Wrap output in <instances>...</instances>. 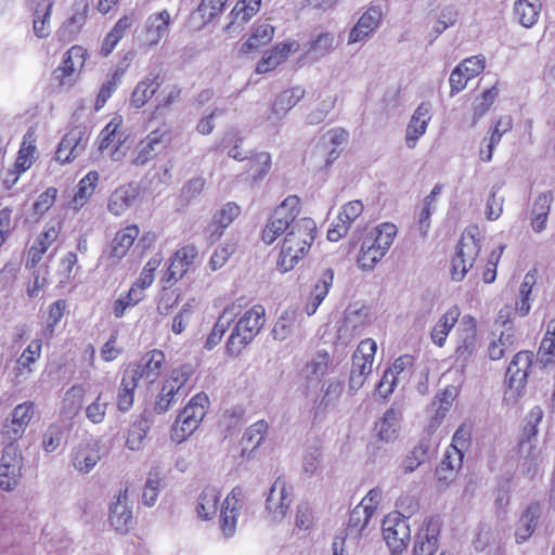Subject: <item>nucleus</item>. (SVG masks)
<instances>
[{"mask_svg":"<svg viewBox=\"0 0 555 555\" xmlns=\"http://www.w3.org/2000/svg\"><path fill=\"white\" fill-rule=\"evenodd\" d=\"M317 224L311 218H300L286 232L278 267L282 272L292 270L309 251L314 241Z\"/></svg>","mask_w":555,"mask_h":555,"instance_id":"f257e3e1","label":"nucleus"},{"mask_svg":"<svg viewBox=\"0 0 555 555\" xmlns=\"http://www.w3.org/2000/svg\"><path fill=\"white\" fill-rule=\"evenodd\" d=\"M266 323V310L261 305H255L246 310L235 323L227 341V351L237 357L260 333Z\"/></svg>","mask_w":555,"mask_h":555,"instance_id":"f03ea898","label":"nucleus"},{"mask_svg":"<svg viewBox=\"0 0 555 555\" xmlns=\"http://www.w3.org/2000/svg\"><path fill=\"white\" fill-rule=\"evenodd\" d=\"M543 417V411L540 406H534L528 414V425L525 428L527 438L521 440L519 444V453L521 462L519 465L521 474L533 479L540 472L543 456L541 450L537 446L535 436L538 434L537 426Z\"/></svg>","mask_w":555,"mask_h":555,"instance_id":"7ed1b4c3","label":"nucleus"},{"mask_svg":"<svg viewBox=\"0 0 555 555\" xmlns=\"http://www.w3.org/2000/svg\"><path fill=\"white\" fill-rule=\"evenodd\" d=\"M397 234L392 223H383L375 230V234L366 236L358 256V264L363 270H372L389 250Z\"/></svg>","mask_w":555,"mask_h":555,"instance_id":"20e7f679","label":"nucleus"},{"mask_svg":"<svg viewBox=\"0 0 555 555\" xmlns=\"http://www.w3.org/2000/svg\"><path fill=\"white\" fill-rule=\"evenodd\" d=\"M193 375L191 364H183L173 369L169 377L164 382L154 403V412L164 414L175 405L180 398L189 393L186 383Z\"/></svg>","mask_w":555,"mask_h":555,"instance_id":"39448f33","label":"nucleus"},{"mask_svg":"<svg viewBox=\"0 0 555 555\" xmlns=\"http://www.w3.org/2000/svg\"><path fill=\"white\" fill-rule=\"evenodd\" d=\"M532 360L531 351H519L508 364L504 392V401L507 404L514 405L522 397Z\"/></svg>","mask_w":555,"mask_h":555,"instance_id":"423d86ee","label":"nucleus"},{"mask_svg":"<svg viewBox=\"0 0 555 555\" xmlns=\"http://www.w3.org/2000/svg\"><path fill=\"white\" fill-rule=\"evenodd\" d=\"M299 198L295 195L286 197L270 216L264 229L262 230V241L270 245L278 236L287 232L298 219Z\"/></svg>","mask_w":555,"mask_h":555,"instance_id":"0eeeda50","label":"nucleus"},{"mask_svg":"<svg viewBox=\"0 0 555 555\" xmlns=\"http://www.w3.org/2000/svg\"><path fill=\"white\" fill-rule=\"evenodd\" d=\"M208 397L204 392L195 395L178 414L172 427V439L182 442L199 426L206 414Z\"/></svg>","mask_w":555,"mask_h":555,"instance_id":"6e6552de","label":"nucleus"},{"mask_svg":"<svg viewBox=\"0 0 555 555\" xmlns=\"http://www.w3.org/2000/svg\"><path fill=\"white\" fill-rule=\"evenodd\" d=\"M377 350L375 340L366 338L362 340L352 356V365L349 377V391L356 392L363 385L372 372L374 356Z\"/></svg>","mask_w":555,"mask_h":555,"instance_id":"1a4fd4ad","label":"nucleus"},{"mask_svg":"<svg viewBox=\"0 0 555 555\" xmlns=\"http://www.w3.org/2000/svg\"><path fill=\"white\" fill-rule=\"evenodd\" d=\"M474 231H477V229H474ZM480 249L479 240L476 238L473 230L464 232L451 262V273L454 281H462L465 278L468 270L473 268Z\"/></svg>","mask_w":555,"mask_h":555,"instance_id":"9d476101","label":"nucleus"},{"mask_svg":"<svg viewBox=\"0 0 555 555\" xmlns=\"http://www.w3.org/2000/svg\"><path fill=\"white\" fill-rule=\"evenodd\" d=\"M294 501L293 488L282 477L272 483L266 499V512L274 522H281Z\"/></svg>","mask_w":555,"mask_h":555,"instance_id":"9b49d317","label":"nucleus"},{"mask_svg":"<svg viewBox=\"0 0 555 555\" xmlns=\"http://www.w3.org/2000/svg\"><path fill=\"white\" fill-rule=\"evenodd\" d=\"M457 344L455 348V362L462 367L477 352L479 340L477 337V322L472 315H464L456 330Z\"/></svg>","mask_w":555,"mask_h":555,"instance_id":"f8f14e48","label":"nucleus"},{"mask_svg":"<svg viewBox=\"0 0 555 555\" xmlns=\"http://www.w3.org/2000/svg\"><path fill=\"white\" fill-rule=\"evenodd\" d=\"M164 362L165 353L162 350L153 349L146 352L138 363L130 364L125 373L138 384L140 380L153 384L159 377Z\"/></svg>","mask_w":555,"mask_h":555,"instance_id":"ddd939ff","label":"nucleus"},{"mask_svg":"<svg viewBox=\"0 0 555 555\" xmlns=\"http://www.w3.org/2000/svg\"><path fill=\"white\" fill-rule=\"evenodd\" d=\"M382 529L384 540L391 553L402 554L411 534L408 520L402 515L388 514L383 520Z\"/></svg>","mask_w":555,"mask_h":555,"instance_id":"4468645a","label":"nucleus"},{"mask_svg":"<svg viewBox=\"0 0 555 555\" xmlns=\"http://www.w3.org/2000/svg\"><path fill=\"white\" fill-rule=\"evenodd\" d=\"M139 234L140 229L135 224L119 230L111 244L103 250L101 261L106 266L117 264L127 255Z\"/></svg>","mask_w":555,"mask_h":555,"instance_id":"2eb2a0df","label":"nucleus"},{"mask_svg":"<svg viewBox=\"0 0 555 555\" xmlns=\"http://www.w3.org/2000/svg\"><path fill=\"white\" fill-rule=\"evenodd\" d=\"M89 141V133L85 127H75L68 131L59 144L55 159L61 164H67L80 156Z\"/></svg>","mask_w":555,"mask_h":555,"instance_id":"dca6fc26","label":"nucleus"},{"mask_svg":"<svg viewBox=\"0 0 555 555\" xmlns=\"http://www.w3.org/2000/svg\"><path fill=\"white\" fill-rule=\"evenodd\" d=\"M22 454L18 447L8 446L2 450L0 460V488L12 491L18 483L22 469Z\"/></svg>","mask_w":555,"mask_h":555,"instance_id":"f3484780","label":"nucleus"},{"mask_svg":"<svg viewBox=\"0 0 555 555\" xmlns=\"http://www.w3.org/2000/svg\"><path fill=\"white\" fill-rule=\"evenodd\" d=\"M243 490L240 487H235L221 505L220 528L224 538L233 537L236 531L237 517L243 506Z\"/></svg>","mask_w":555,"mask_h":555,"instance_id":"a211bd4d","label":"nucleus"},{"mask_svg":"<svg viewBox=\"0 0 555 555\" xmlns=\"http://www.w3.org/2000/svg\"><path fill=\"white\" fill-rule=\"evenodd\" d=\"M243 490L240 487H235L221 505L220 528L224 538L233 537L236 531L237 517L243 506Z\"/></svg>","mask_w":555,"mask_h":555,"instance_id":"6ab92c4d","label":"nucleus"},{"mask_svg":"<svg viewBox=\"0 0 555 555\" xmlns=\"http://www.w3.org/2000/svg\"><path fill=\"white\" fill-rule=\"evenodd\" d=\"M198 258V249L194 245H185L179 248L171 257L164 280L175 284L195 264Z\"/></svg>","mask_w":555,"mask_h":555,"instance_id":"aec40b11","label":"nucleus"},{"mask_svg":"<svg viewBox=\"0 0 555 555\" xmlns=\"http://www.w3.org/2000/svg\"><path fill=\"white\" fill-rule=\"evenodd\" d=\"M42 341L41 339H34L23 351L16 360V365L12 370L11 382L13 385L18 386L24 384L33 374V364H35L41 356Z\"/></svg>","mask_w":555,"mask_h":555,"instance_id":"412c9836","label":"nucleus"},{"mask_svg":"<svg viewBox=\"0 0 555 555\" xmlns=\"http://www.w3.org/2000/svg\"><path fill=\"white\" fill-rule=\"evenodd\" d=\"M364 206L361 201L354 199L346 203L327 231V240L338 242L346 236L352 222L363 212Z\"/></svg>","mask_w":555,"mask_h":555,"instance_id":"4be33fe9","label":"nucleus"},{"mask_svg":"<svg viewBox=\"0 0 555 555\" xmlns=\"http://www.w3.org/2000/svg\"><path fill=\"white\" fill-rule=\"evenodd\" d=\"M70 457L77 472L90 473L101 459L99 442L93 439L81 441L73 449Z\"/></svg>","mask_w":555,"mask_h":555,"instance_id":"5701e85b","label":"nucleus"},{"mask_svg":"<svg viewBox=\"0 0 555 555\" xmlns=\"http://www.w3.org/2000/svg\"><path fill=\"white\" fill-rule=\"evenodd\" d=\"M440 522L438 519H427L416 533L414 542L415 555H434L438 550Z\"/></svg>","mask_w":555,"mask_h":555,"instance_id":"b1692460","label":"nucleus"},{"mask_svg":"<svg viewBox=\"0 0 555 555\" xmlns=\"http://www.w3.org/2000/svg\"><path fill=\"white\" fill-rule=\"evenodd\" d=\"M431 119V104L422 102L414 111L405 129V145L414 149L420 138L426 132L428 122Z\"/></svg>","mask_w":555,"mask_h":555,"instance_id":"393cba45","label":"nucleus"},{"mask_svg":"<svg viewBox=\"0 0 555 555\" xmlns=\"http://www.w3.org/2000/svg\"><path fill=\"white\" fill-rule=\"evenodd\" d=\"M169 141V135L166 131L155 130L152 131L145 140L141 141L135 147V156L133 158V164L137 166H142L146 164L150 159L155 157V155L165 147L166 143Z\"/></svg>","mask_w":555,"mask_h":555,"instance_id":"a878e982","label":"nucleus"},{"mask_svg":"<svg viewBox=\"0 0 555 555\" xmlns=\"http://www.w3.org/2000/svg\"><path fill=\"white\" fill-rule=\"evenodd\" d=\"M109 521L112 527L120 532H128L132 521V511L128 502L127 490L120 491L109 506Z\"/></svg>","mask_w":555,"mask_h":555,"instance_id":"bb28decb","label":"nucleus"},{"mask_svg":"<svg viewBox=\"0 0 555 555\" xmlns=\"http://www.w3.org/2000/svg\"><path fill=\"white\" fill-rule=\"evenodd\" d=\"M305 94L306 90L300 86L282 91L275 96L268 119L274 121L282 120Z\"/></svg>","mask_w":555,"mask_h":555,"instance_id":"cd10ccee","label":"nucleus"},{"mask_svg":"<svg viewBox=\"0 0 555 555\" xmlns=\"http://www.w3.org/2000/svg\"><path fill=\"white\" fill-rule=\"evenodd\" d=\"M171 15L167 10L150 15L145 23V41L149 46H156L169 34Z\"/></svg>","mask_w":555,"mask_h":555,"instance_id":"c85d7f7f","label":"nucleus"},{"mask_svg":"<svg viewBox=\"0 0 555 555\" xmlns=\"http://www.w3.org/2000/svg\"><path fill=\"white\" fill-rule=\"evenodd\" d=\"M298 48L299 43L296 41L276 44L273 49L264 53L257 64L256 72L258 74H266L274 69L283 63L291 53L296 52Z\"/></svg>","mask_w":555,"mask_h":555,"instance_id":"c756f323","label":"nucleus"},{"mask_svg":"<svg viewBox=\"0 0 555 555\" xmlns=\"http://www.w3.org/2000/svg\"><path fill=\"white\" fill-rule=\"evenodd\" d=\"M382 15V9L379 7L369 8L351 29L349 43H356L366 39L377 28Z\"/></svg>","mask_w":555,"mask_h":555,"instance_id":"7c9ffc66","label":"nucleus"},{"mask_svg":"<svg viewBox=\"0 0 555 555\" xmlns=\"http://www.w3.org/2000/svg\"><path fill=\"white\" fill-rule=\"evenodd\" d=\"M241 311L242 305L238 302H233L223 309L221 315L219 317L209 336L207 337L205 345L207 349H212L221 341L224 333L228 331L231 323L241 313Z\"/></svg>","mask_w":555,"mask_h":555,"instance_id":"2f4dec72","label":"nucleus"},{"mask_svg":"<svg viewBox=\"0 0 555 555\" xmlns=\"http://www.w3.org/2000/svg\"><path fill=\"white\" fill-rule=\"evenodd\" d=\"M333 281L334 270L332 268H326L320 273L306 305V312L308 315H312L317 312L319 306L327 296L328 291L333 285Z\"/></svg>","mask_w":555,"mask_h":555,"instance_id":"473e14b6","label":"nucleus"},{"mask_svg":"<svg viewBox=\"0 0 555 555\" xmlns=\"http://www.w3.org/2000/svg\"><path fill=\"white\" fill-rule=\"evenodd\" d=\"M460 315L461 310L454 305L438 319L430 332V338L436 346L443 347L446 345L448 335L457 323Z\"/></svg>","mask_w":555,"mask_h":555,"instance_id":"72a5a7b5","label":"nucleus"},{"mask_svg":"<svg viewBox=\"0 0 555 555\" xmlns=\"http://www.w3.org/2000/svg\"><path fill=\"white\" fill-rule=\"evenodd\" d=\"M542 515V505L539 502H531L520 516L515 537L518 543L525 542L534 532L538 521Z\"/></svg>","mask_w":555,"mask_h":555,"instance_id":"f704fd0d","label":"nucleus"},{"mask_svg":"<svg viewBox=\"0 0 555 555\" xmlns=\"http://www.w3.org/2000/svg\"><path fill=\"white\" fill-rule=\"evenodd\" d=\"M138 194L139 191L137 186L131 184L122 185L116 189L109 196L107 205L108 210L115 216L122 215L134 204Z\"/></svg>","mask_w":555,"mask_h":555,"instance_id":"c9c22d12","label":"nucleus"},{"mask_svg":"<svg viewBox=\"0 0 555 555\" xmlns=\"http://www.w3.org/2000/svg\"><path fill=\"white\" fill-rule=\"evenodd\" d=\"M220 498V489L210 485L204 487L197 498L196 512L198 517L205 520L211 519L217 513Z\"/></svg>","mask_w":555,"mask_h":555,"instance_id":"e433bc0d","label":"nucleus"},{"mask_svg":"<svg viewBox=\"0 0 555 555\" xmlns=\"http://www.w3.org/2000/svg\"><path fill=\"white\" fill-rule=\"evenodd\" d=\"M34 31L38 38L50 34V17L54 0H34Z\"/></svg>","mask_w":555,"mask_h":555,"instance_id":"4c0bfd02","label":"nucleus"},{"mask_svg":"<svg viewBox=\"0 0 555 555\" xmlns=\"http://www.w3.org/2000/svg\"><path fill=\"white\" fill-rule=\"evenodd\" d=\"M401 417L402 412L395 406L385 412L384 417L376 424V429L382 440L388 442L397 438Z\"/></svg>","mask_w":555,"mask_h":555,"instance_id":"58836bf2","label":"nucleus"},{"mask_svg":"<svg viewBox=\"0 0 555 555\" xmlns=\"http://www.w3.org/2000/svg\"><path fill=\"white\" fill-rule=\"evenodd\" d=\"M260 7L261 0H238L229 14L231 21L227 28L231 29L234 24H246L259 12Z\"/></svg>","mask_w":555,"mask_h":555,"instance_id":"ea45409f","label":"nucleus"},{"mask_svg":"<svg viewBox=\"0 0 555 555\" xmlns=\"http://www.w3.org/2000/svg\"><path fill=\"white\" fill-rule=\"evenodd\" d=\"M540 11V0H517L514 4L515 18L527 28L538 22Z\"/></svg>","mask_w":555,"mask_h":555,"instance_id":"a19ab883","label":"nucleus"},{"mask_svg":"<svg viewBox=\"0 0 555 555\" xmlns=\"http://www.w3.org/2000/svg\"><path fill=\"white\" fill-rule=\"evenodd\" d=\"M336 47L335 36L331 33H320L310 42L306 55L312 61H319L330 54Z\"/></svg>","mask_w":555,"mask_h":555,"instance_id":"79ce46f5","label":"nucleus"},{"mask_svg":"<svg viewBox=\"0 0 555 555\" xmlns=\"http://www.w3.org/2000/svg\"><path fill=\"white\" fill-rule=\"evenodd\" d=\"M463 457L464 453L459 452L456 449H448L444 459L436 469L438 480L446 483L451 481L462 466Z\"/></svg>","mask_w":555,"mask_h":555,"instance_id":"37998d69","label":"nucleus"},{"mask_svg":"<svg viewBox=\"0 0 555 555\" xmlns=\"http://www.w3.org/2000/svg\"><path fill=\"white\" fill-rule=\"evenodd\" d=\"M454 399V388H446L442 392L436 396L435 400L431 403V409L435 410V413L431 416L429 423L430 429H436L441 424L447 413L449 412Z\"/></svg>","mask_w":555,"mask_h":555,"instance_id":"c03bdc74","label":"nucleus"},{"mask_svg":"<svg viewBox=\"0 0 555 555\" xmlns=\"http://www.w3.org/2000/svg\"><path fill=\"white\" fill-rule=\"evenodd\" d=\"M86 389L82 385H73L64 395L61 413L65 417L73 418L81 410Z\"/></svg>","mask_w":555,"mask_h":555,"instance_id":"a18cd8bd","label":"nucleus"},{"mask_svg":"<svg viewBox=\"0 0 555 555\" xmlns=\"http://www.w3.org/2000/svg\"><path fill=\"white\" fill-rule=\"evenodd\" d=\"M86 51L81 47H72L65 54L62 65L55 70V74L61 73V83L64 85V79L72 76L78 68L85 64Z\"/></svg>","mask_w":555,"mask_h":555,"instance_id":"49530a36","label":"nucleus"},{"mask_svg":"<svg viewBox=\"0 0 555 555\" xmlns=\"http://www.w3.org/2000/svg\"><path fill=\"white\" fill-rule=\"evenodd\" d=\"M35 141V131L29 129L23 137V142L14 165L18 173L25 172L33 165L36 152Z\"/></svg>","mask_w":555,"mask_h":555,"instance_id":"de8ad7c7","label":"nucleus"},{"mask_svg":"<svg viewBox=\"0 0 555 555\" xmlns=\"http://www.w3.org/2000/svg\"><path fill=\"white\" fill-rule=\"evenodd\" d=\"M99 173L96 171L88 172L78 183L77 190L73 196L72 206L75 210L80 209L88 198L93 194Z\"/></svg>","mask_w":555,"mask_h":555,"instance_id":"09e8293b","label":"nucleus"},{"mask_svg":"<svg viewBox=\"0 0 555 555\" xmlns=\"http://www.w3.org/2000/svg\"><path fill=\"white\" fill-rule=\"evenodd\" d=\"M160 86L158 81V75L153 77H146L140 81L131 95V103L134 107H142L152 96L155 94Z\"/></svg>","mask_w":555,"mask_h":555,"instance_id":"8fccbe9b","label":"nucleus"},{"mask_svg":"<svg viewBox=\"0 0 555 555\" xmlns=\"http://www.w3.org/2000/svg\"><path fill=\"white\" fill-rule=\"evenodd\" d=\"M513 127V119L511 116H502L498 119L492 130L491 137L488 143V155L483 156V151L479 153L482 162H490L492 159L493 151L500 143L501 138L504 133L508 132Z\"/></svg>","mask_w":555,"mask_h":555,"instance_id":"3c124183","label":"nucleus"},{"mask_svg":"<svg viewBox=\"0 0 555 555\" xmlns=\"http://www.w3.org/2000/svg\"><path fill=\"white\" fill-rule=\"evenodd\" d=\"M330 356L325 351H318L305 365L302 374L307 379H319L327 372Z\"/></svg>","mask_w":555,"mask_h":555,"instance_id":"603ef678","label":"nucleus"},{"mask_svg":"<svg viewBox=\"0 0 555 555\" xmlns=\"http://www.w3.org/2000/svg\"><path fill=\"white\" fill-rule=\"evenodd\" d=\"M296 312L286 310L283 312L272 328V336L275 340L283 341L288 338L296 326Z\"/></svg>","mask_w":555,"mask_h":555,"instance_id":"864d4df0","label":"nucleus"},{"mask_svg":"<svg viewBox=\"0 0 555 555\" xmlns=\"http://www.w3.org/2000/svg\"><path fill=\"white\" fill-rule=\"evenodd\" d=\"M151 423L150 414L144 412L140 421L131 427L126 441L130 450H139L141 448L142 441L151 427Z\"/></svg>","mask_w":555,"mask_h":555,"instance_id":"5fc2aeb1","label":"nucleus"},{"mask_svg":"<svg viewBox=\"0 0 555 555\" xmlns=\"http://www.w3.org/2000/svg\"><path fill=\"white\" fill-rule=\"evenodd\" d=\"M348 132L344 129L337 128L330 130L325 135L324 140H327L328 143L333 146L330 152H325L324 149L320 150V154L325 155V167H328L339 155V151L336 147L344 145L348 140Z\"/></svg>","mask_w":555,"mask_h":555,"instance_id":"6e6d98bb","label":"nucleus"},{"mask_svg":"<svg viewBox=\"0 0 555 555\" xmlns=\"http://www.w3.org/2000/svg\"><path fill=\"white\" fill-rule=\"evenodd\" d=\"M137 387L138 383L124 372L117 396V406L119 411L127 412L132 406L134 400V389Z\"/></svg>","mask_w":555,"mask_h":555,"instance_id":"4d7b16f0","label":"nucleus"},{"mask_svg":"<svg viewBox=\"0 0 555 555\" xmlns=\"http://www.w3.org/2000/svg\"><path fill=\"white\" fill-rule=\"evenodd\" d=\"M274 34V27L267 22L260 23L253 31L248 40L243 44L245 50L258 49L261 46L269 43Z\"/></svg>","mask_w":555,"mask_h":555,"instance_id":"13d9d810","label":"nucleus"},{"mask_svg":"<svg viewBox=\"0 0 555 555\" xmlns=\"http://www.w3.org/2000/svg\"><path fill=\"white\" fill-rule=\"evenodd\" d=\"M271 169V156L267 152L256 153L248 160V173L255 181L263 179Z\"/></svg>","mask_w":555,"mask_h":555,"instance_id":"bf43d9fd","label":"nucleus"},{"mask_svg":"<svg viewBox=\"0 0 555 555\" xmlns=\"http://www.w3.org/2000/svg\"><path fill=\"white\" fill-rule=\"evenodd\" d=\"M268 430V424L264 421H258L251 426H249L243 436V443L245 444L242 449V455L245 454V451L248 449L250 444L251 450L257 449L263 440V437Z\"/></svg>","mask_w":555,"mask_h":555,"instance_id":"052dcab7","label":"nucleus"},{"mask_svg":"<svg viewBox=\"0 0 555 555\" xmlns=\"http://www.w3.org/2000/svg\"><path fill=\"white\" fill-rule=\"evenodd\" d=\"M429 444L422 440L403 461L402 468L404 473L414 472L421 464L428 459Z\"/></svg>","mask_w":555,"mask_h":555,"instance_id":"680f3d73","label":"nucleus"},{"mask_svg":"<svg viewBox=\"0 0 555 555\" xmlns=\"http://www.w3.org/2000/svg\"><path fill=\"white\" fill-rule=\"evenodd\" d=\"M498 94L499 90L495 83L491 88L486 90L480 99H476L473 107V126H475L477 121L489 111L491 105L494 103Z\"/></svg>","mask_w":555,"mask_h":555,"instance_id":"e2e57ef3","label":"nucleus"},{"mask_svg":"<svg viewBox=\"0 0 555 555\" xmlns=\"http://www.w3.org/2000/svg\"><path fill=\"white\" fill-rule=\"evenodd\" d=\"M64 429L61 424H51L42 436V448L47 453L54 452L63 440Z\"/></svg>","mask_w":555,"mask_h":555,"instance_id":"0e129e2a","label":"nucleus"},{"mask_svg":"<svg viewBox=\"0 0 555 555\" xmlns=\"http://www.w3.org/2000/svg\"><path fill=\"white\" fill-rule=\"evenodd\" d=\"M414 359L410 354L400 356L395 360L392 365L385 371L384 373V383L388 382L389 376L398 377V382L400 378L406 377V372L412 367Z\"/></svg>","mask_w":555,"mask_h":555,"instance_id":"69168bd1","label":"nucleus"},{"mask_svg":"<svg viewBox=\"0 0 555 555\" xmlns=\"http://www.w3.org/2000/svg\"><path fill=\"white\" fill-rule=\"evenodd\" d=\"M121 122V117L117 116L103 128L98 138L99 151L103 152L115 142Z\"/></svg>","mask_w":555,"mask_h":555,"instance_id":"338daca9","label":"nucleus"},{"mask_svg":"<svg viewBox=\"0 0 555 555\" xmlns=\"http://www.w3.org/2000/svg\"><path fill=\"white\" fill-rule=\"evenodd\" d=\"M34 402L25 401L14 408L9 420L26 430L34 416Z\"/></svg>","mask_w":555,"mask_h":555,"instance_id":"774afa93","label":"nucleus"}]
</instances>
